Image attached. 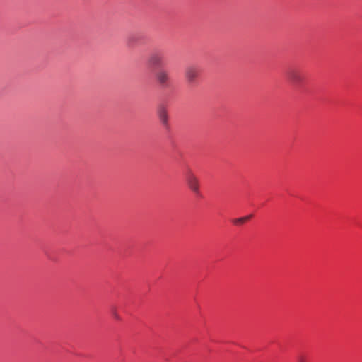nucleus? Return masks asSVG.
Masks as SVG:
<instances>
[{"instance_id": "f257e3e1", "label": "nucleus", "mask_w": 362, "mask_h": 362, "mask_svg": "<svg viewBox=\"0 0 362 362\" xmlns=\"http://www.w3.org/2000/svg\"><path fill=\"white\" fill-rule=\"evenodd\" d=\"M185 179L189 189L196 195H199L200 193L199 180L191 169L186 171Z\"/></svg>"}, {"instance_id": "f03ea898", "label": "nucleus", "mask_w": 362, "mask_h": 362, "mask_svg": "<svg viewBox=\"0 0 362 362\" xmlns=\"http://www.w3.org/2000/svg\"><path fill=\"white\" fill-rule=\"evenodd\" d=\"M288 79L294 86H300L305 80L303 74L298 69L290 70L287 74Z\"/></svg>"}, {"instance_id": "7ed1b4c3", "label": "nucleus", "mask_w": 362, "mask_h": 362, "mask_svg": "<svg viewBox=\"0 0 362 362\" xmlns=\"http://www.w3.org/2000/svg\"><path fill=\"white\" fill-rule=\"evenodd\" d=\"M199 76V69L194 66H187L185 71V76L189 83H194Z\"/></svg>"}, {"instance_id": "20e7f679", "label": "nucleus", "mask_w": 362, "mask_h": 362, "mask_svg": "<svg viewBox=\"0 0 362 362\" xmlns=\"http://www.w3.org/2000/svg\"><path fill=\"white\" fill-rule=\"evenodd\" d=\"M148 64L152 66H160L163 64V55L160 52H155L150 54Z\"/></svg>"}, {"instance_id": "39448f33", "label": "nucleus", "mask_w": 362, "mask_h": 362, "mask_svg": "<svg viewBox=\"0 0 362 362\" xmlns=\"http://www.w3.org/2000/svg\"><path fill=\"white\" fill-rule=\"evenodd\" d=\"M156 78L161 87H167L170 79L168 72L165 69H160L156 74Z\"/></svg>"}, {"instance_id": "423d86ee", "label": "nucleus", "mask_w": 362, "mask_h": 362, "mask_svg": "<svg viewBox=\"0 0 362 362\" xmlns=\"http://www.w3.org/2000/svg\"><path fill=\"white\" fill-rule=\"evenodd\" d=\"M158 115L163 125L166 127L168 121V115L166 109L164 107H159Z\"/></svg>"}, {"instance_id": "0eeeda50", "label": "nucleus", "mask_w": 362, "mask_h": 362, "mask_svg": "<svg viewBox=\"0 0 362 362\" xmlns=\"http://www.w3.org/2000/svg\"><path fill=\"white\" fill-rule=\"evenodd\" d=\"M232 221H233V224H235L236 226H240V225L244 224L246 222V218H243V217H241V218H235Z\"/></svg>"}, {"instance_id": "6e6552de", "label": "nucleus", "mask_w": 362, "mask_h": 362, "mask_svg": "<svg viewBox=\"0 0 362 362\" xmlns=\"http://www.w3.org/2000/svg\"><path fill=\"white\" fill-rule=\"evenodd\" d=\"M297 362H307L305 356H299L297 358Z\"/></svg>"}, {"instance_id": "1a4fd4ad", "label": "nucleus", "mask_w": 362, "mask_h": 362, "mask_svg": "<svg viewBox=\"0 0 362 362\" xmlns=\"http://www.w3.org/2000/svg\"><path fill=\"white\" fill-rule=\"evenodd\" d=\"M113 316H114V317H115V319H117V320H119V315H118L116 312H114V313H113Z\"/></svg>"}, {"instance_id": "9d476101", "label": "nucleus", "mask_w": 362, "mask_h": 362, "mask_svg": "<svg viewBox=\"0 0 362 362\" xmlns=\"http://www.w3.org/2000/svg\"><path fill=\"white\" fill-rule=\"evenodd\" d=\"M252 217V214H250L248 216H244L243 217V218H246V221L250 220L251 218Z\"/></svg>"}, {"instance_id": "9b49d317", "label": "nucleus", "mask_w": 362, "mask_h": 362, "mask_svg": "<svg viewBox=\"0 0 362 362\" xmlns=\"http://www.w3.org/2000/svg\"><path fill=\"white\" fill-rule=\"evenodd\" d=\"M133 40V37H129L127 40V44L129 46H131V44H132V41Z\"/></svg>"}]
</instances>
